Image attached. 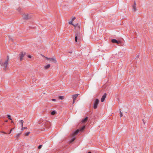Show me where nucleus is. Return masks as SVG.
Masks as SVG:
<instances>
[{
  "label": "nucleus",
  "mask_w": 153,
  "mask_h": 153,
  "mask_svg": "<svg viewBox=\"0 0 153 153\" xmlns=\"http://www.w3.org/2000/svg\"><path fill=\"white\" fill-rule=\"evenodd\" d=\"M9 61V58L8 56H7V59L4 61L1 59L0 62V64L1 66L3 67V69L5 71L7 69V67L8 65V62Z\"/></svg>",
  "instance_id": "f257e3e1"
},
{
  "label": "nucleus",
  "mask_w": 153,
  "mask_h": 153,
  "mask_svg": "<svg viewBox=\"0 0 153 153\" xmlns=\"http://www.w3.org/2000/svg\"><path fill=\"white\" fill-rule=\"evenodd\" d=\"M39 123H42V125H44L46 128L49 127L50 125V123L46 120H43L42 119H40L39 121Z\"/></svg>",
  "instance_id": "f03ea898"
},
{
  "label": "nucleus",
  "mask_w": 153,
  "mask_h": 153,
  "mask_svg": "<svg viewBox=\"0 0 153 153\" xmlns=\"http://www.w3.org/2000/svg\"><path fill=\"white\" fill-rule=\"evenodd\" d=\"M99 102V100L98 99H96L93 103V107L94 109H96L98 105Z\"/></svg>",
  "instance_id": "7ed1b4c3"
},
{
  "label": "nucleus",
  "mask_w": 153,
  "mask_h": 153,
  "mask_svg": "<svg viewBox=\"0 0 153 153\" xmlns=\"http://www.w3.org/2000/svg\"><path fill=\"white\" fill-rule=\"evenodd\" d=\"M85 126H82L80 129H77L76 131H74L73 133V135H76L77 134L79 131H82L85 128Z\"/></svg>",
  "instance_id": "20e7f679"
},
{
  "label": "nucleus",
  "mask_w": 153,
  "mask_h": 153,
  "mask_svg": "<svg viewBox=\"0 0 153 153\" xmlns=\"http://www.w3.org/2000/svg\"><path fill=\"white\" fill-rule=\"evenodd\" d=\"M26 54V53L25 52H22L20 53L19 54V59L21 61L23 59V57Z\"/></svg>",
  "instance_id": "39448f33"
},
{
  "label": "nucleus",
  "mask_w": 153,
  "mask_h": 153,
  "mask_svg": "<svg viewBox=\"0 0 153 153\" xmlns=\"http://www.w3.org/2000/svg\"><path fill=\"white\" fill-rule=\"evenodd\" d=\"M23 18L25 19H28L31 18V16L28 14H24L23 16Z\"/></svg>",
  "instance_id": "423d86ee"
},
{
  "label": "nucleus",
  "mask_w": 153,
  "mask_h": 153,
  "mask_svg": "<svg viewBox=\"0 0 153 153\" xmlns=\"http://www.w3.org/2000/svg\"><path fill=\"white\" fill-rule=\"evenodd\" d=\"M107 95V94L106 93L104 94L102 96V97L101 98V102H103L104 101L105 99V98L106 96Z\"/></svg>",
  "instance_id": "0eeeda50"
},
{
  "label": "nucleus",
  "mask_w": 153,
  "mask_h": 153,
  "mask_svg": "<svg viewBox=\"0 0 153 153\" xmlns=\"http://www.w3.org/2000/svg\"><path fill=\"white\" fill-rule=\"evenodd\" d=\"M79 33H76L75 34V40L76 42H77V41L78 38L79 37Z\"/></svg>",
  "instance_id": "6e6552de"
},
{
  "label": "nucleus",
  "mask_w": 153,
  "mask_h": 153,
  "mask_svg": "<svg viewBox=\"0 0 153 153\" xmlns=\"http://www.w3.org/2000/svg\"><path fill=\"white\" fill-rule=\"evenodd\" d=\"M111 42L113 43H116L117 44H119L120 42L118 41L117 40L115 39H111Z\"/></svg>",
  "instance_id": "1a4fd4ad"
},
{
  "label": "nucleus",
  "mask_w": 153,
  "mask_h": 153,
  "mask_svg": "<svg viewBox=\"0 0 153 153\" xmlns=\"http://www.w3.org/2000/svg\"><path fill=\"white\" fill-rule=\"evenodd\" d=\"M118 56L119 58H121L123 56V54L121 52H120L118 53Z\"/></svg>",
  "instance_id": "9d476101"
},
{
  "label": "nucleus",
  "mask_w": 153,
  "mask_h": 153,
  "mask_svg": "<svg viewBox=\"0 0 153 153\" xmlns=\"http://www.w3.org/2000/svg\"><path fill=\"white\" fill-rule=\"evenodd\" d=\"M51 65L50 64H48L45 65L44 67V68L45 70H47L49 69Z\"/></svg>",
  "instance_id": "9b49d317"
},
{
  "label": "nucleus",
  "mask_w": 153,
  "mask_h": 153,
  "mask_svg": "<svg viewBox=\"0 0 153 153\" xmlns=\"http://www.w3.org/2000/svg\"><path fill=\"white\" fill-rule=\"evenodd\" d=\"M136 2L135 1H134V5L132 6L133 10L134 11H135L136 10Z\"/></svg>",
  "instance_id": "f8f14e48"
},
{
  "label": "nucleus",
  "mask_w": 153,
  "mask_h": 153,
  "mask_svg": "<svg viewBox=\"0 0 153 153\" xmlns=\"http://www.w3.org/2000/svg\"><path fill=\"white\" fill-rule=\"evenodd\" d=\"M79 95V94H77L73 95L72 96V98L73 99H74V100H76V98L78 97Z\"/></svg>",
  "instance_id": "ddd939ff"
},
{
  "label": "nucleus",
  "mask_w": 153,
  "mask_h": 153,
  "mask_svg": "<svg viewBox=\"0 0 153 153\" xmlns=\"http://www.w3.org/2000/svg\"><path fill=\"white\" fill-rule=\"evenodd\" d=\"M31 79H32V82H33V83L35 82L36 80V79L35 76H33L32 77Z\"/></svg>",
  "instance_id": "4468645a"
},
{
  "label": "nucleus",
  "mask_w": 153,
  "mask_h": 153,
  "mask_svg": "<svg viewBox=\"0 0 153 153\" xmlns=\"http://www.w3.org/2000/svg\"><path fill=\"white\" fill-rule=\"evenodd\" d=\"M88 117H85V118L83 119L82 121V122L83 123L86 122L88 120Z\"/></svg>",
  "instance_id": "2eb2a0df"
},
{
  "label": "nucleus",
  "mask_w": 153,
  "mask_h": 153,
  "mask_svg": "<svg viewBox=\"0 0 153 153\" xmlns=\"http://www.w3.org/2000/svg\"><path fill=\"white\" fill-rule=\"evenodd\" d=\"M50 61L53 62H56V60L54 58H50Z\"/></svg>",
  "instance_id": "dca6fc26"
},
{
  "label": "nucleus",
  "mask_w": 153,
  "mask_h": 153,
  "mask_svg": "<svg viewBox=\"0 0 153 153\" xmlns=\"http://www.w3.org/2000/svg\"><path fill=\"white\" fill-rule=\"evenodd\" d=\"M21 133H20L17 134L15 136H14V137L16 138H18V137L21 135Z\"/></svg>",
  "instance_id": "f3484780"
},
{
  "label": "nucleus",
  "mask_w": 153,
  "mask_h": 153,
  "mask_svg": "<svg viewBox=\"0 0 153 153\" xmlns=\"http://www.w3.org/2000/svg\"><path fill=\"white\" fill-rule=\"evenodd\" d=\"M64 98V96H60L58 97V99L60 100H63Z\"/></svg>",
  "instance_id": "a211bd4d"
},
{
  "label": "nucleus",
  "mask_w": 153,
  "mask_h": 153,
  "mask_svg": "<svg viewBox=\"0 0 153 153\" xmlns=\"http://www.w3.org/2000/svg\"><path fill=\"white\" fill-rule=\"evenodd\" d=\"M56 111H53L51 112V115H54L56 114Z\"/></svg>",
  "instance_id": "6ab92c4d"
},
{
  "label": "nucleus",
  "mask_w": 153,
  "mask_h": 153,
  "mask_svg": "<svg viewBox=\"0 0 153 153\" xmlns=\"http://www.w3.org/2000/svg\"><path fill=\"white\" fill-rule=\"evenodd\" d=\"M19 123L21 124V126L22 127L23 126V120H21L19 121Z\"/></svg>",
  "instance_id": "aec40b11"
},
{
  "label": "nucleus",
  "mask_w": 153,
  "mask_h": 153,
  "mask_svg": "<svg viewBox=\"0 0 153 153\" xmlns=\"http://www.w3.org/2000/svg\"><path fill=\"white\" fill-rule=\"evenodd\" d=\"M76 139L75 137L74 136H73V137L71 139V142H73Z\"/></svg>",
  "instance_id": "412c9836"
},
{
  "label": "nucleus",
  "mask_w": 153,
  "mask_h": 153,
  "mask_svg": "<svg viewBox=\"0 0 153 153\" xmlns=\"http://www.w3.org/2000/svg\"><path fill=\"white\" fill-rule=\"evenodd\" d=\"M7 117L10 120H12V119L11 118V116L10 115H7Z\"/></svg>",
  "instance_id": "4be33fe9"
},
{
  "label": "nucleus",
  "mask_w": 153,
  "mask_h": 153,
  "mask_svg": "<svg viewBox=\"0 0 153 153\" xmlns=\"http://www.w3.org/2000/svg\"><path fill=\"white\" fill-rule=\"evenodd\" d=\"M30 132H28L26 133L25 134V135L26 136H28L29 134H30Z\"/></svg>",
  "instance_id": "5701e85b"
},
{
  "label": "nucleus",
  "mask_w": 153,
  "mask_h": 153,
  "mask_svg": "<svg viewBox=\"0 0 153 153\" xmlns=\"http://www.w3.org/2000/svg\"><path fill=\"white\" fill-rule=\"evenodd\" d=\"M22 130H23L24 129H26L27 128V127H23V126H22Z\"/></svg>",
  "instance_id": "b1692460"
},
{
  "label": "nucleus",
  "mask_w": 153,
  "mask_h": 153,
  "mask_svg": "<svg viewBox=\"0 0 153 153\" xmlns=\"http://www.w3.org/2000/svg\"><path fill=\"white\" fill-rule=\"evenodd\" d=\"M42 145H39V146H38V149H40L42 148Z\"/></svg>",
  "instance_id": "393cba45"
},
{
  "label": "nucleus",
  "mask_w": 153,
  "mask_h": 153,
  "mask_svg": "<svg viewBox=\"0 0 153 153\" xmlns=\"http://www.w3.org/2000/svg\"><path fill=\"white\" fill-rule=\"evenodd\" d=\"M17 10L18 11V12H20L21 10V8L20 7H19L17 9Z\"/></svg>",
  "instance_id": "a878e982"
},
{
  "label": "nucleus",
  "mask_w": 153,
  "mask_h": 153,
  "mask_svg": "<svg viewBox=\"0 0 153 153\" xmlns=\"http://www.w3.org/2000/svg\"><path fill=\"white\" fill-rule=\"evenodd\" d=\"M120 117H122L123 116V114L121 111H120Z\"/></svg>",
  "instance_id": "bb28decb"
},
{
  "label": "nucleus",
  "mask_w": 153,
  "mask_h": 153,
  "mask_svg": "<svg viewBox=\"0 0 153 153\" xmlns=\"http://www.w3.org/2000/svg\"><path fill=\"white\" fill-rule=\"evenodd\" d=\"M14 129V128H12V129L10 130V132H9V133L8 134H10L11 133V131H12V130L13 129Z\"/></svg>",
  "instance_id": "cd10ccee"
},
{
  "label": "nucleus",
  "mask_w": 153,
  "mask_h": 153,
  "mask_svg": "<svg viewBox=\"0 0 153 153\" xmlns=\"http://www.w3.org/2000/svg\"><path fill=\"white\" fill-rule=\"evenodd\" d=\"M72 21H71L69 22V24H71V25H73V24H72Z\"/></svg>",
  "instance_id": "c85d7f7f"
},
{
  "label": "nucleus",
  "mask_w": 153,
  "mask_h": 153,
  "mask_svg": "<svg viewBox=\"0 0 153 153\" xmlns=\"http://www.w3.org/2000/svg\"><path fill=\"white\" fill-rule=\"evenodd\" d=\"M50 58H48V57H46V59L48 60H49L50 61Z\"/></svg>",
  "instance_id": "c756f323"
},
{
  "label": "nucleus",
  "mask_w": 153,
  "mask_h": 153,
  "mask_svg": "<svg viewBox=\"0 0 153 153\" xmlns=\"http://www.w3.org/2000/svg\"><path fill=\"white\" fill-rule=\"evenodd\" d=\"M75 18H75V17H74L72 18V21H74V20L75 19Z\"/></svg>",
  "instance_id": "7c9ffc66"
},
{
  "label": "nucleus",
  "mask_w": 153,
  "mask_h": 153,
  "mask_svg": "<svg viewBox=\"0 0 153 153\" xmlns=\"http://www.w3.org/2000/svg\"><path fill=\"white\" fill-rule=\"evenodd\" d=\"M28 57L29 58H31V56L29 55H28Z\"/></svg>",
  "instance_id": "2f4dec72"
},
{
  "label": "nucleus",
  "mask_w": 153,
  "mask_h": 153,
  "mask_svg": "<svg viewBox=\"0 0 153 153\" xmlns=\"http://www.w3.org/2000/svg\"><path fill=\"white\" fill-rule=\"evenodd\" d=\"M76 100L73 99V103H74L75 102Z\"/></svg>",
  "instance_id": "473e14b6"
},
{
  "label": "nucleus",
  "mask_w": 153,
  "mask_h": 153,
  "mask_svg": "<svg viewBox=\"0 0 153 153\" xmlns=\"http://www.w3.org/2000/svg\"><path fill=\"white\" fill-rule=\"evenodd\" d=\"M119 66H120V67H121L122 66V64L120 63V64H119Z\"/></svg>",
  "instance_id": "72a5a7b5"
},
{
  "label": "nucleus",
  "mask_w": 153,
  "mask_h": 153,
  "mask_svg": "<svg viewBox=\"0 0 153 153\" xmlns=\"http://www.w3.org/2000/svg\"><path fill=\"white\" fill-rule=\"evenodd\" d=\"M52 100L53 101H56V100L55 99H52Z\"/></svg>",
  "instance_id": "f704fd0d"
},
{
  "label": "nucleus",
  "mask_w": 153,
  "mask_h": 153,
  "mask_svg": "<svg viewBox=\"0 0 153 153\" xmlns=\"http://www.w3.org/2000/svg\"><path fill=\"white\" fill-rule=\"evenodd\" d=\"M2 133H4V134H7L6 132H2Z\"/></svg>",
  "instance_id": "c9c22d12"
},
{
  "label": "nucleus",
  "mask_w": 153,
  "mask_h": 153,
  "mask_svg": "<svg viewBox=\"0 0 153 153\" xmlns=\"http://www.w3.org/2000/svg\"><path fill=\"white\" fill-rule=\"evenodd\" d=\"M74 26H76V27H77V24H76L75 25H74Z\"/></svg>",
  "instance_id": "e433bc0d"
},
{
  "label": "nucleus",
  "mask_w": 153,
  "mask_h": 153,
  "mask_svg": "<svg viewBox=\"0 0 153 153\" xmlns=\"http://www.w3.org/2000/svg\"><path fill=\"white\" fill-rule=\"evenodd\" d=\"M7 121H8L7 120H5V122H7Z\"/></svg>",
  "instance_id": "4c0bfd02"
},
{
  "label": "nucleus",
  "mask_w": 153,
  "mask_h": 153,
  "mask_svg": "<svg viewBox=\"0 0 153 153\" xmlns=\"http://www.w3.org/2000/svg\"><path fill=\"white\" fill-rule=\"evenodd\" d=\"M139 57V55L137 56V57L136 58H138Z\"/></svg>",
  "instance_id": "58836bf2"
},
{
  "label": "nucleus",
  "mask_w": 153,
  "mask_h": 153,
  "mask_svg": "<svg viewBox=\"0 0 153 153\" xmlns=\"http://www.w3.org/2000/svg\"><path fill=\"white\" fill-rule=\"evenodd\" d=\"M69 53H72V51H70V52H69Z\"/></svg>",
  "instance_id": "ea45409f"
},
{
  "label": "nucleus",
  "mask_w": 153,
  "mask_h": 153,
  "mask_svg": "<svg viewBox=\"0 0 153 153\" xmlns=\"http://www.w3.org/2000/svg\"><path fill=\"white\" fill-rule=\"evenodd\" d=\"M143 122L144 124H145V123H144V121L143 120Z\"/></svg>",
  "instance_id": "a19ab883"
},
{
  "label": "nucleus",
  "mask_w": 153,
  "mask_h": 153,
  "mask_svg": "<svg viewBox=\"0 0 153 153\" xmlns=\"http://www.w3.org/2000/svg\"><path fill=\"white\" fill-rule=\"evenodd\" d=\"M87 153H91V152H89Z\"/></svg>",
  "instance_id": "79ce46f5"
},
{
  "label": "nucleus",
  "mask_w": 153,
  "mask_h": 153,
  "mask_svg": "<svg viewBox=\"0 0 153 153\" xmlns=\"http://www.w3.org/2000/svg\"><path fill=\"white\" fill-rule=\"evenodd\" d=\"M11 123H13V121H12Z\"/></svg>",
  "instance_id": "37998d69"
},
{
  "label": "nucleus",
  "mask_w": 153,
  "mask_h": 153,
  "mask_svg": "<svg viewBox=\"0 0 153 153\" xmlns=\"http://www.w3.org/2000/svg\"><path fill=\"white\" fill-rule=\"evenodd\" d=\"M78 28H79V26H78Z\"/></svg>",
  "instance_id": "c03bdc74"
}]
</instances>
